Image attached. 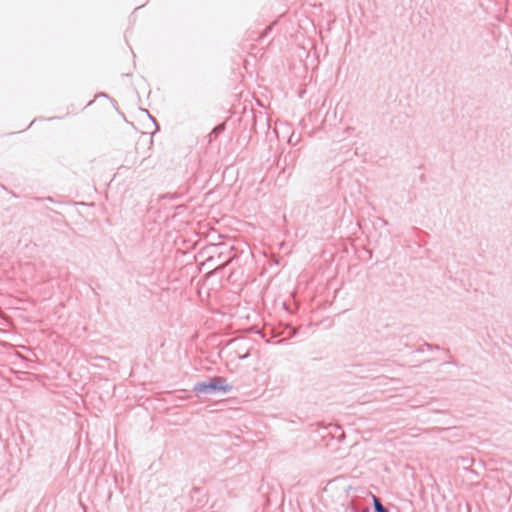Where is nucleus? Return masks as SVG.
Returning <instances> with one entry per match:
<instances>
[{"mask_svg": "<svg viewBox=\"0 0 512 512\" xmlns=\"http://www.w3.org/2000/svg\"><path fill=\"white\" fill-rule=\"evenodd\" d=\"M235 353L237 354V357H238L239 359H241V360H242V359H246V358H248V357H249V355H250V348H246V349H245V351H244V353H241V351H238V350H236V351H235Z\"/></svg>", "mask_w": 512, "mask_h": 512, "instance_id": "obj_3", "label": "nucleus"}, {"mask_svg": "<svg viewBox=\"0 0 512 512\" xmlns=\"http://www.w3.org/2000/svg\"><path fill=\"white\" fill-rule=\"evenodd\" d=\"M223 129H224V126L219 125L213 129L212 133H218V132L222 131Z\"/></svg>", "mask_w": 512, "mask_h": 512, "instance_id": "obj_5", "label": "nucleus"}, {"mask_svg": "<svg viewBox=\"0 0 512 512\" xmlns=\"http://www.w3.org/2000/svg\"><path fill=\"white\" fill-rule=\"evenodd\" d=\"M231 344H232V345H235V346L237 347V350H238V351H241V353H244V350H243V349H242V347H241V346H242V341H239V340H236V339H235V340H233V341L231 342Z\"/></svg>", "mask_w": 512, "mask_h": 512, "instance_id": "obj_4", "label": "nucleus"}, {"mask_svg": "<svg viewBox=\"0 0 512 512\" xmlns=\"http://www.w3.org/2000/svg\"><path fill=\"white\" fill-rule=\"evenodd\" d=\"M374 511L375 512H389L387 508H385L379 498L374 496Z\"/></svg>", "mask_w": 512, "mask_h": 512, "instance_id": "obj_2", "label": "nucleus"}, {"mask_svg": "<svg viewBox=\"0 0 512 512\" xmlns=\"http://www.w3.org/2000/svg\"><path fill=\"white\" fill-rule=\"evenodd\" d=\"M230 387L226 384L224 377L216 376L210 378L208 381L196 383L194 391L197 394H213L215 392H227Z\"/></svg>", "mask_w": 512, "mask_h": 512, "instance_id": "obj_1", "label": "nucleus"}]
</instances>
